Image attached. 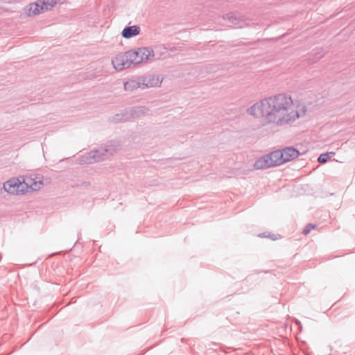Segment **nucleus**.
Segmentation results:
<instances>
[{"instance_id":"nucleus-1","label":"nucleus","mask_w":355,"mask_h":355,"mask_svg":"<svg viewBox=\"0 0 355 355\" xmlns=\"http://www.w3.org/2000/svg\"><path fill=\"white\" fill-rule=\"evenodd\" d=\"M306 107L298 105L296 108L291 96L279 94L265 98L248 109V113L260 119L263 124L282 126L294 122L305 115Z\"/></svg>"},{"instance_id":"nucleus-2","label":"nucleus","mask_w":355,"mask_h":355,"mask_svg":"<svg viewBox=\"0 0 355 355\" xmlns=\"http://www.w3.org/2000/svg\"><path fill=\"white\" fill-rule=\"evenodd\" d=\"M43 183L42 181H35L31 177H26L20 180L19 178H12L3 184L4 190L10 194L24 193L31 189L32 191L40 189Z\"/></svg>"},{"instance_id":"nucleus-3","label":"nucleus","mask_w":355,"mask_h":355,"mask_svg":"<svg viewBox=\"0 0 355 355\" xmlns=\"http://www.w3.org/2000/svg\"><path fill=\"white\" fill-rule=\"evenodd\" d=\"M119 148V144L117 141H110L104 146L91 150L87 155L83 157L85 159L82 161L87 164L104 161L116 153Z\"/></svg>"},{"instance_id":"nucleus-4","label":"nucleus","mask_w":355,"mask_h":355,"mask_svg":"<svg viewBox=\"0 0 355 355\" xmlns=\"http://www.w3.org/2000/svg\"><path fill=\"white\" fill-rule=\"evenodd\" d=\"M135 53L132 50L118 54L112 59V63L114 67L118 71H122L130 67L132 65H137Z\"/></svg>"},{"instance_id":"nucleus-5","label":"nucleus","mask_w":355,"mask_h":355,"mask_svg":"<svg viewBox=\"0 0 355 355\" xmlns=\"http://www.w3.org/2000/svg\"><path fill=\"white\" fill-rule=\"evenodd\" d=\"M135 56L134 58L136 60L137 64L141 63L144 61L148 60L150 56H154V52L153 49L148 47H140L132 49Z\"/></svg>"},{"instance_id":"nucleus-6","label":"nucleus","mask_w":355,"mask_h":355,"mask_svg":"<svg viewBox=\"0 0 355 355\" xmlns=\"http://www.w3.org/2000/svg\"><path fill=\"white\" fill-rule=\"evenodd\" d=\"M149 109L146 106H136L125 109V114L130 116V120L139 118L146 115Z\"/></svg>"},{"instance_id":"nucleus-7","label":"nucleus","mask_w":355,"mask_h":355,"mask_svg":"<svg viewBox=\"0 0 355 355\" xmlns=\"http://www.w3.org/2000/svg\"><path fill=\"white\" fill-rule=\"evenodd\" d=\"M144 80L141 77L132 78L128 80L124 83V89L126 91H135L139 88L142 89V84H144Z\"/></svg>"},{"instance_id":"nucleus-8","label":"nucleus","mask_w":355,"mask_h":355,"mask_svg":"<svg viewBox=\"0 0 355 355\" xmlns=\"http://www.w3.org/2000/svg\"><path fill=\"white\" fill-rule=\"evenodd\" d=\"M281 152L283 154L282 157H284L285 162H290L297 158L300 155L298 150H297L294 147H286L284 149L281 150Z\"/></svg>"},{"instance_id":"nucleus-9","label":"nucleus","mask_w":355,"mask_h":355,"mask_svg":"<svg viewBox=\"0 0 355 355\" xmlns=\"http://www.w3.org/2000/svg\"><path fill=\"white\" fill-rule=\"evenodd\" d=\"M271 162V158L269 157L268 154L266 155L261 157H260L259 159H257L254 166L256 169H266L270 167H273Z\"/></svg>"},{"instance_id":"nucleus-10","label":"nucleus","mask_w":355,"mask_h":355,"mask_svg":"<svg viewBox=\"0 0 355 355\" xmlns=\"http://www.w3.org/2000/svg\"><path fill=\"white\" fill-rule=\"evenodd\" d=\"M140 33V27L139 26H125L121 32V35L125 39L133 37Z\"/></svg>"},{"instance_id":"nucleus-11","label":"nucleus","mask_w":355,"mask_h":355,"mask_svg":"<svg viewBox=\"0 0 355 355\" xmlns=\"http://www.w3.org/2000/svg\"><path fill=\"white\" fill-rule=\"evenodd\" d=\"M282 155L281 150H277L268 154L269 157L271 158L270 163L273 164V166H279L285 163V159H284Z\"/></svg>"},{"instance_id":"nucleus-12","label":"nucleus","mask_w":355,"mask_h":355,"mask_svg":"<svg viewBox=\"0 0 355 355\" xmlns=\"http://www.w3.org/2000/svg\"><path fill=\"white\" fill-rule=\"evenodd\" d=\"M41 0H38L35 3H30L27 10V15L28 16L35 15L43 12L44 10L42 6L40 5Z\"/></svg>"},{"instance_id":"nucleus-13","label":"nucleus","mask_w":355,"mask_h":355,"mask_svg":"<svg viewBox=\"0 0 355 355\" xmlns=\"http://www.w3.org/2000/svg\"><path fill=\"white\" fill-rule=\"evenodd\" d=\"M127 121H130V116L125 114V110L119 114H116L111 119V121L114 123L125 122Z\"/></svg>"},{"instance_id":"nucleus-14","label":"nucleus","mask_w":355,"mask_h":355,"mask_svg":"<svg viewBox=\"0 0 355 355\" xmlns=\"http://www.w3.org/2000/svg\"><path fill=\"white\" fill-rule=\"evenodd\" d=\"M223 18L227 19L232 24H239L241 21V16L236 15L235 13L230 12L226 14Z\"/></svg>"},{"instance_id":"nucleus-15","label":"nucleus","mask_w":355,"mask_h":355,"mask_svg":"<svg viewBox=\"0 0 355 355\" xmlns=\"http://www.w3.org/2000/svg\"><path fill=\"white\" fill-rule=\"evenodd\" d=\"M56 3L55 0H41L40 5L42 6L44 10H49L52 9Z\"/></svg>"},{"instance_id":"nucleus-16","label":"nucleus","mask_w":355,"mask_h":355,"mask_svg":"<svg viewBox=\"0 0 355 355\" xmlns=\"http://www.w3.org/2000/svg\"><path fill=\"white\" fill-rule=\"evenodd\" d=\"M141 78L144 80V84H142V89L151 87L155 86L157 82L155 83V79L153 78H148V77H144L141 76Z\"/></svg>"},{"instance_id":"nucleus-17","label":"nucleus","mask_w":355,"mask_h":355,"mask_svg":"<svg viewBox=\"0 0 355 355\" xmlns=\"http://www.w3.org/2000/svg\"><path fill=\"white\" fill-rule=\"evenodd\" d=\"M333 155V152H328L326 153L321 154L318 157V161L321 164L326 163L327 162L328 159H329L331 157V155Z\"/></svg>"},{"instance_id":"nucleus-18","label":"nucleus","mask_w":355,"mask_h":355,"mask_svg":"<svg viewBox=\"0 0 355 355\" xmlns=\"http://www.w3.org/2000/svg\"><path fill=\"white\" fill-rule=\"evenodd\" d=\"M316 227L315 225H313L312 223H309L306 225V227L304 228L302 233L304 235H307L312 230H314Z\"/></svg>"},{"instance_id":"nucleus-19","label":"nucleus","mask_w":355,"mask_h":355,"mask_svg":"<svg viewBox=\"0 0 355 355\" xmlns=\"http://www.w3.org/2000/svg\"><path fill=\"white\" fill-rule=\"evenodd\" d=\"M260 236H262V237H267V236L265 235V234H263V235H260Z\"/></svg>"}]
</instances>
